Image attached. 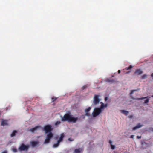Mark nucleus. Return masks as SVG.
<instances>
[{"instance_id":"f257e3e1","label":"nucleus","mask_w":153,"mask_h":153,"mask_svg":"<svg viewBox=\"0 0 153 153\" xmlns=\"http://www.w3.org/2000/svg\"><path fill=\"white\" fill-rule=\"evenodd\" d=\"M78 120V117H74L69 113L65 114L63 117H62L61 121H67L69 122L76 123Z\"/></svg>"},{"instance_id":"f03ea898","label":"nucleus","mask_w":153,"mask_h":153,"mask_svg":"<svg viewBox=\"0 0 153 153\" xmlns=\"http://www.w3.org/2000/svg\"><path fill=\"white\" fill-rule=\"evenodd\" d=\"M53 137V134L52 132H49L47 134L46 137L44 141V143L48 144L50 142V139Z\"/></svg>"},{"instance_id":"7ed1b4c3","label":"nucleus","mask_w":153,"mask_h":153,"mask_svg":"<svg viewBox=\"0 0 153 153\" xmlns=\"http://www.w3.org/2000/svg\"><path fill=\"white\" fill-rule=\"evenodd\" d=\"M43 130L45 131L46 133L51 132L52 130L51 126L50 125H46L44 127Z\"/></svg>"},{"instance_id":"20e7f679","label":"nucleus","mask_w":153,"mask_h":153,"mask_svg":"<svg viewBox=\"0 0 153 153\" xmlns=\"http://www.w3.org/2000/svg\"><path fill=\"white\" fill-rule=\"evenodd\" d=\"M102 111V110L99 108H95L92 113L93 117H96Z\"/></svg>"},{"instance_id":"39448f33","label":"nucleus","mask_w":153,"mask_h":153,"mask_svg":"<svg viewBox=\"0 0 153 153\" xmlns=\"http://www.w3.org/2000/svg\"><path fill=\"white\" fill-rule=\"evenodd\" d=\"M29 147V145H25L24 144L22 143L19 147V149L21 151L27 150Z\"/></svg>"},{"instance_id":"423d86ee","label":"nucleus","mask_w":153,"mask_h":153,"mask_svg":"<svg viewBox=\"0 0 153 153\" xmlns=\"http://www.w3.org/2000/svg\"><path fill=\"white\" fill-rule=\"evenodd\" d=\"M99 96L97 95H95L94 97V100L93 103L95 105H96L99 104V103L100 100L99 99Z\"/></svg>"},{"instance_id":"0eeeda50","label":"nucleus","mask_w":153,"mask_h":153,"mask_svg":"<svg viewBox=\"0 0 153 153\" xmlns=\"http://www.w3.org/2000/svg\"><path fill=\"white\" fill-rule=\"evenodd\" d=\"M91 109V108L90 107H88V108H86L85 110V115L87 116H90V114L89 112L90 111Z\"/></svg>"},{"instance_id":"6e6552de","label":"nucleus","mask_w":153,"mask_h":153,"mask_svg":"<svg viewBox=\"0 0 153 153\" xmlns=\"http://www.w3.org/2000/svg\"><path fill=\"white\" fill-rule=\"evenodd\" d=\"M8 121L7 120L2 119L1 120V125L3 126H8Z\"/></svg>"},{"instance_id":"1a4fd4ad","label":"nucleus","mask_w":153,"mask_h":153,"mask_svg":"<svg viewBox=\"0 0 153 153\" xmlns=\"http://www.w3.org/2000/svg\"><path fill=\"white\" fill-rule=\"evenodd\" d=\"M100 103L101 104V106L100 108H100L102 111L105 108L107 107L108 106V104H105L102 102H101Z\"/></svg>"},{"instance_id":"9d476101","label":"nucleus","mask_w":153,"mask_h":153,"mask_svg":"<svg viewBox=\"0 0 153 153\" xmlns=\"http://www.w3.org/2000/svg\"><path fill=\"white\" fill-rule=\"evenodd\" d=\"M141 146L143 148L146 149L148 147V145L147 143H146L144 141H142Z\"/></svg>"},{"instance_id":"9b49d317","label":"nucleus","mask_w":153,"mask_h":153,"mask_svg":"<svg viewBox=\"0 0 153 153\" xmlns=\"http://www.w3.org/2000/svg\"><path fill=\"white\" fill-rule=\"evenodd\" d=\"M40 128H41V126H37L33 128H32L30 129L29 130V131H30L32 132H33L35 131H36L38 129Z\"/></svg>"},{"instance_id":"f8f14e48","label":"nucleus","mask_w":153,"mask_h":153,"mask_svg":"<svg viewBox=\"0 0 153 153\" xmlns=\"http://www.w3.org/2000/svg\"><path fill=\"white\" fill-rule=\"evenodd\" d=\"M83 149L82 148H79L77 149H75L74 151V153H81L82 152Z\"/></svg>"},{"instance_id":"ddd939ff","label":"nucleus","mask_w":153,"mask_h":153,"mask_svg":"<svg viewBox=\"0 0 153 153\" xmlns=\"http://www.w3.org/2000/svg\"><path fill=\"white\" fill-rule=\"evenodd\" d=\"M64 137V135L63 133H62L60 135V137H59V140H58L57 142L60 143V142L62 141L63 140V139Z\"/></svg>"},{"instance_id":"4468645a","label":"nucleus","mask_w":153,"mask_h":153,"mask_svg":"<svg viewBox=\"0 0 153 153\" xmlns=\"http://www.w3.org/2000/svg\"><path fill=\"white\" fill-rule=\"evenodd\" d=\"M143 126L142 125H141L140 123L138 124L137 125L133 128V130H135L140 128Z\"/></svg>"},{"instance_id":"2eb2a0df","label":"nucleus","mask_w":153,"mask_h":153,"mask_svg":"<svg viewBox=\"0 0 153 153\" xmlns=\"http://www.w3.org/2000/svg\"><path fill=\"white\" fill-rule=\"evenodd\" d=\"M143 73V71L140 69H137L134 72L135 74L140 75Z\"/></svg>"},{"instance_id":"dca6fc26","label":"nucleus","mask_w":153,"mask_h":153,"mask_svg":"<svg viewBox=\"0 0 153 153\" xmlns=\"http://www.w3.org/2000/svg\"><path fill=\"white\" fill-rule=\"evenodd\" d=\"M38 144V143L36 141H34L31 142L32 146L33 147L36 146Z\"/></svg>"},{"instance_id":"f3484780","label":"nucleus","mask_w":153,"mask_h":153,"mask_svg":"<svg viewBox=\"0 0 153 153\" xmlns=\"http://www.w3.org/2000/svg\"><path fill=\"white\" fill-rule=\"evenodd\" d=\"M17 133V131L16 130H14L10 135V137H13L15 136L16 134Z\"/></svg>"},{"instance_id":"a211bd4d","label":"nucleus","mask_w":153,"mask_h":153,"mask_svg":"<svg viewBox=\"0 0 153 153\" xmlns=\"http://www.w3.org/2000/svg\"><path fill=\"white\" fill-rule=\"evenodd\" d=\"M147 97H142L141 98H137L135 99V98H133V97H132V96L131 97V98L132 99H133V100H143V99L146 98Z\"/></svg>"},{"instance_id":"6ab92c4d","label":"nucleus","mask_w":153,"mask_h":153,"mask_svg":"<svg viewBox=\"0 0 153 153\" xmlns=\"http://www.w3.org/2000/svg\"><path fill=\"white\" fill-rule=\"evenodd\" d=\"M120 112L124 114L125 115H127L128 114V113L129 112L127 111H126L124 110H120Z\"/></svg>"},{"instance_id":"aec40b11","label":"nucleus","mask_w":153,"mask_h":153,"mask_svg":"<svg viewBox=\"0 0 153 153\" xmlns=\"http://www.w3.org/2000/svg\"><path fill=\"white\" fill-rule=\"evenodd\" d=\"M59 143L58 142H57V143H56V144H54L53 146V148H57V147L59 144Z\"/></svg>"},{"instance_id":"412c9836","label":"nucleus","mask_w":153,"mask_h":153,"mask_svg":"<svg viewBox=\"0 0 153 153\" xmlns=\"http://www.w3.org/2000/svg\"><path fill=\"white\" fill-rule=\"evenodd\" d=\"M107 81L111 83H114L115 82V81L114 79H108L107 80Z\"/></svg>"},{"instance_id":"4be33fe9","label":"nucleus","mask_w":153,"mask_h":153,"mask_svg":"<svg viewBox=\"0 0 153 153\" xmlns=\"http://www.w3.org/2000/svg\"><path fill=\"white\" fill-rule=\"evenodd\" d=\"M138 89H136V90H131V92L130 93V95H131L134 92V91H138Z\"/></svg>"},{"instance_id":"5701e85b","label":"nucleus","mask_w":153,"mask_h":153,"mask_svg":"<svg viewBox=\"0 0 153 153\" xmlns=\"http://www.w3.org/2000/svg\"><path fill=\"white\" fill-rule=\"evenodd\" d=\"M147 77V76L146 74H144L141 76V79H144Z\"/></svg>"},{"instance_id":"b1692460","label":"nucleus","mask_w":153,"mask_h":153,"mask_svg":"<svg viewBox=\"0 0 153 153\" xmlns=\"http://www.w3.org/2000/svg\"><path fill=\"white\" fill-rule=\"evenodd\" d=\"M133 67L131 65H130L129 66V67H126V69L127 70H129V69H131Z\"/></svg>"},{"instance_id":"393cba45","label":"nucleus","mask_w":153,"mask_h":153,"mask_svg":"<svg viewBox=\"0 0 153 153\" xmlns=\"http://www.w3.org/2000/svg\"><path fill=\"white\" fill-rule=\"evenodd\" d=\"M88 87L87 85H85L83 86L82 87V89L83 90L86 88Z\"/></svg>"},{"instance_id":"a878e982","label":"nucleus","mask_w":153,"mask_h":153,"mask_svg":"<svg viewBox=\"0 0 153 153\" xmlns=\"http://www.w3.org/2000/svg\"><path fill=\"white\" fill-rule=\"evenodd\" d=\"M111 147L112 149L113 150L115 149V146L114 145L112 144L111 145Z\"/></svg>"},{"instance_id":"bb28decb","label":"nucleus","mask_w":153,"mask_h":153,"mask_svg":"<svg viewBox=\"0 0 153 153\" xmlns=\"http://www.w3.org/2000/svg\"><path fill=\"white\" fill-rule=\"evenodd\" d=\"M61 123V122L59 121H58L56 122L55 123V125L56 126H57L59 124H60Z\"/></svg>"},{"instance_id":"cd10ccee","label":"nucleus","mask_w":153,"mask_h":153,"mask_svg":"<svg viewBox=\"0 0 153 153\" xmlns=\"http://www.w3.org/2000/svg\"><path fill=\"white\" fill-rule=\"evenodd\" d=\"M149 99H147L146 100H145V101H144V103L147 104L149 102Z\"/></svg>"},{"instance_id":"c85d7f7f","label":"nucleus","mask_w":153,"mask_h":153,"mask_svg":"<svg viewBox=\"0 0 153 153\" xmlns=\"http://www.w3.org/2000/svg\"><path fill=\"white\" fill-rule=\"evenodd\" d=\"M13 151L14 152H17V149L16 148H13Z\"/></svg>"},{"instance_id":"c756f323","label":"nucleus","mask_w":153,"mask_h":153,"mask_svg":"<svg viewBox=\"0 0 153 153\" xmlns=\"http://www.w3.org/2000/svg\"><path fill=\"white\" fill-rule=\"evenodd\" d=\"M57 99V98H54V97H52V99L53 100L52 102H53L54 101H55Z\"/></svg>"},{"instance_id":"7c9ffc66","label":"nucleus","mask_w":153,"mask_h":153,"mask_svg":"<svg viewBox=\"0 0 153 153\" xmlns=\"http://www.w3.org/2000/svg\"><path fill=\"white\" fill-rule=\"evenodd\" d=\"M109 143L110 144V146L111 145H112V141L111 140H110L109 141Z\"/></svg>"},{"instance_id":"2f4dec72","label":"nucleus","mask_w":153,"mask_h":153,"mask_svg":"<svg viewBox=\"0 0 153 153\" xmlns=\"http://www.w3.org/2000/svg\"><path fill=\"white\" fill-rule=\"evenodd\" d=\"M137 139H140L141 138V136H138L137 137Z\"/></svg>"},{"instance_id":"473e14b6","label":"nucleus","mask_w":153,"mask_h":153,"mask_svg":"<svg viewBox=\"0 0 153 153\" xmlns=\"http://www.w3.org/2000/svg\"><path fill=\"white\" fill-rule=\"evenodd\" d=\"M134 137V135H131L130 137V138H133Z\"/></svg>"},{"instance_id":"72a5a7b5","label":"nucleus","mask_w":153,"mask_h":153,"mask_svg":"<svg viewBox=\"0 0 153 153\" xmlns=\"http://www.w3.org/2000/svg\"><path fill=\"white\" fill-rule=\"evenodd\" d=\"M108 97H105V101H107V100H108Z\"/></svg>"},{"instance_id":"f704fd0d","label":"nucleus","mask_w":153,"mask_h":153,"mask_svg":"<svg viewBox=\"0 0 153 153\" xmlns=\"http://www.w3.org/2000/svg\"><path fill=\"white\" fill-rule=\"evenodd\" d=\"M68 140L71 141H73V140H71V139L70 138H69Z\"/></svg>"},{"instance_id":"c9c22d12","label":"nucleus","mask_w":153,"mask_h":153,"mask_svg":"<svg viewBox=\"0 0 153 153\" xmlns=\"http://www.w3.org/2000/svg\"><path fill=\"white\" fill-rule=\"evenodd\" d=\"M1 153H7V152L6 151H4L2 152Z\"/></svg>"},{"instance_id":"e433bc0d","label":"nucleus","mask_w":153,"mask_h":153,"mask_svg":"<svg viewBox=\"0 0 153 153\" xmlns=\"http://www.w3.org/2000/svg\"><path fill=\"white\" fill-rule=\"evenodd\" d=\"M120 72H121V71L120 70H118V73L119 74L120 73Z\"/></svg>"},{"instance_id":"4c0bfd02","label":"nucleus","mask_w":153,"mask_h":153,"mask_svg":"<svg viewBox=\"0 0 153 153\" xmlns=\"http://www.w3.org/2000/svg\"><path fill=\"white\" fill-rule=\"evenodd\" d=\"M85 115H83V116H82V118H83V119H84V118H85Z\"/></svg>"},{"instance_id":"58836bf2","label":"nucleus","mask_w":153,"mask_h":153,"mask_svg":"<svg viewBox=\"0 0 153 153\" xmlns=\"http://www.w3.org/2000/svg\"><path fill=\"white\" fill-rule=\"evenodd\" d=\"M151 76L152 77H153V73L152 74Z\"/></svg>"},{"instance_id":"ea45409f","label":"nucleus","mask_w":153,"mask_h":153,"mask_svg":"<svg viewBox=\"0 0 153 153\" xmlns=\"http://www.w3.org/2000/svg\"><path fill=\"white\" fill-rule=\"evenodd\" d=\"M151 97H153V95H152Z\"/></svg>"},{"instance_id":"a19ab883","label":"nucleus","mask_w":153,"mask_h":153,"mask_svg":"<svg viewBox=\"0 0 153 153\" xmlns=\"http://www.w3.org/2000/svg\"><path fill=\"white\" fill-rule=\"evenodd\" d=\"M78 120H78H78H77V121Z\"/></svg>"}]
</instances>
